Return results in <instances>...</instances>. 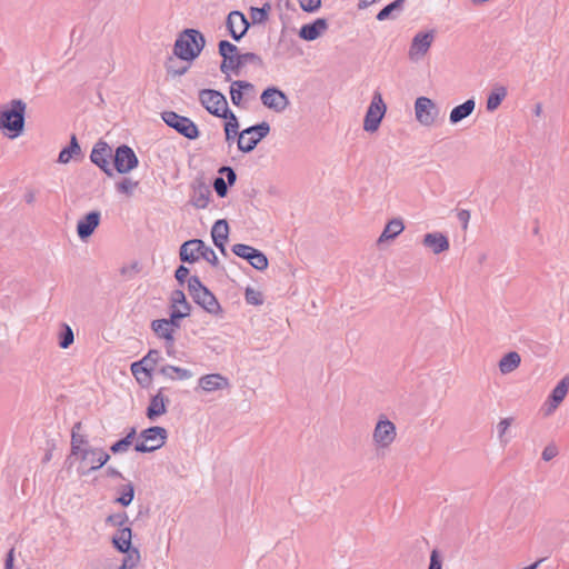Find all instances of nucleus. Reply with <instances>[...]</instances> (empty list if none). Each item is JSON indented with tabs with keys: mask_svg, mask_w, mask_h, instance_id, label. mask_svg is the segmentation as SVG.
Instances as JSON below:
<instances>
[{
	"mask_svg": "<svg viewBox=\"0 0 569 569\" xmlns=\"http://www.w3.org/2000/svg\"><path fill=\"white\" fill-rule=\"evenodd\" d=\"M27 103L21 99H13L0 106V130L11 132L10 138H17L24 129Z\"/></svg>",
	"mask_w": 569,
	"mask_h": 569,
	"instance_id": "1",
	"label": "nucleus"
},
{
	"mask_svg": "<svg viewBox=\"0 0 569 569\" xmlns=\"http://www.w3.org/2000/svg\"><path fill=\"white\" fill-rule=\"evenodd\" d=\"M206 44L203 34L196 29H186L177 38L173 53L181 60L192 61L202 51Z\"/></svg>",
	"mask_w": 569,
	"mask_h": 569,
	"instance_id": "2",
	"label": "nucleus"
},
{
	"mask_svg": "<svg viewBox=\"0 0 569 569\" xmlns=\"http://www.w3.org/2000/svg\"><path fill=\"white\" fill-rule=\"evenodd\" d=\"M179 256L180 260L187 263H193L202 258L213 267L219 264V259L213 249L201 239L184 241L180 247Z\"/></svg>",
	"mask_w": 569,
	"mask_h": 569,
	"instance_id": "3",
	"label": "nucleus"
},
{
	"mask_svg": "<svg viewBox=\"0 0 569 569\" xmlns=\"http://www.w3.org/2000/svg\"><path fill=\"white\" fill-rule=\"evenodd\" d=\"M188 290L193 301L203 308L207 312L211 315H218L221 311V307L217 298L211 291H209L207 287L202 284L199 277L191 276L188 279Z\"/></svg>",
	"mask_w": 569,
	"mask_h": 569,
	"instance_id": "4",
	"label": "nucleus"
},
{
	"mask_svg": "<svg viewBox=\"0 0 569 569\" xmlns=\"http://www.w3.org/2000/svg\"><path fill=\"white\" fill-rule=\"evenodd\" d=\"M110 456L102 448L87 447L80 455L74 457V460H79V467L77 469L79 476H89L92 471H96L103 467Z\"/></svg>",
	"mask_w": 569,
	"mask_h": 569,
	"instance_id": "5",
	"label": "nucleus"
},
{
	"mask_svg": "<svg viewBox=\"0 0 569 569\" xmlns=\"http://www.w3.org/2000/svg\"><path fill=\"white\" fill-rule=\"evenodd\" d=\"M269 132L270 124L266 121L242 130L238 138V149L244 153L251 152Z\"/></svg>",
	"mask_w": 569,
	"mask_h": 569,
	"instance_id": "6",
	"label": "nucleus"
},
{
	"mask_svg": "<svg viewBox=\"0 0 569 569\" xmlns=\"http://www.w3.org/2000/svg\"><path fill=\"white\" fill-rule=\"evenodd\" d=\"M168 438V431L163 427L154 426L141 431V441L134 446L138 452H152L161 448Z\"/></svg>",
	"mask_w": 569,
	"mask_h": 569,
	"instance_id": "7",
	"label": "nucleus"
},
{
	"mask_svg": "<svg viewBox=\"0 0 569 569\" xmlns=\"http://www.w3.org/2000/svg\"><path fill=\"white\" fill-rule=\"evenodd\" d=\"M161 118L167 126L184 138L194 140L199 137V129L190 118L180 116L174 111H163Z\"/></svg>",
	"mask_w": 569,
	"mask_h": 569,
	"instance_id": "8",
	"label": "nucleus"
},
{
	"mask_svg": "<svg viewBox=\"0 0 569 569\" xmlns=\"http://www.w3.org/2000/svg\"><path fill=\"white\" fill-rule=\"evenodd\" d=\"M199 100L202 107L211 114L222 118L230 111L226 97L212 89L199 91Z\"/></svg>",
	"mask_w": 569,
	"mask_h": 569,
	"instance_id": "9",
	"label": "nucleus"
},
{
	"mask_svg": "<svg viewBox=\"0 0 569 569\" xmlns=\"http://www.w3.org/2000/svg\"><path fill=\"white\" fill-rule=\"evenodd\" d=\"M387 107L379 91L373 93L372 100L363 120V129L367 132H376L379 129L381 120L386 113Z\"/></svg>",
	"mask_w": 569,
	"mask_h": 569,
	"instance_id": "10",
	"label": "nucleus"
},
{
	"mask_svg": "<svg viewBox=\"0 0 569 569\" xmlns=\"http://www.w3.org/2000/svg\"><path fill=\"white\" fill-rule=\"evenodd\" d=\"M397 437V428L396 425L387 419L386 417H381L372 432V441L377 449H388Z\"/></svg>",
	"mask_w": 569,
	"mask_h": 569,
	"instance_id": "11",
	"label": "nucleus"
},
{
	"mask_svg": "<svg viewBox=\"0 0 569 569\" xmlns=\"http://www.w3.org/2000/svg\"><path fill=\"white\" fill-rule=\"evenodd\" d=\"M440 110L438 106L427 97H419L415 101V114L417 121L426 127L432 126L438 119Z\"/></svg>",
	"mask_w": 569,
	"mask_h": 569,
	"instance_id": "12",
	"label": "nucleus"
},
{
	"mask_svg": "<svg viewBox=\"0 0 569 569\" xmlns=\"http://www.w3.org/2000/svg\"><path fill=\"white\" fill-rule=\"evenodd\" d=\"M257 97V89L253 83L244 80H234L230 84L231 102L236 107H244Z\"/></svg>",
	"mask_w": 569,
	"mask_h": 569,
	"instance_id": "13",
	"label": "nucleus"
},
{
	"mask_svg": "<svg viewBox=\"0 0 569 569\" xmlns=\"http://www.w3.org/2000/svg\"><path fill=\"white\" fill-rule=\"evenodd\" d=\"M112 157L114 168L119 173H128L139 163L134 151L127 144L119 146Z\"/></svg>",
	"mask_w": 569,
	"mask_h": 569,
	"instance_id": "14",
	"label": "nucleus"
},
{
	"mask_svg": "<svg viewBox=\"0 0 569 569\" xmlns=\"http://www.w3.org/2000/svg\"><path fill=\"white\" fill-rule=\"evenodd\" d=\"M111 158L112 148L106 141L99 140L91 150L90 160L109 177L113 174L110 166Z\"/></svg>",
	"mask_w": 569,
	"mask_h": 569,
	"instance_id": "15",
	"label": "nucleus"
},
{
	"mask_svg": "<svg viewBox=\"0 0 569 569\" xmlns=\"http://www.w3.org/2000/svg\"><path fill=\"white\" fill-rule=\"evenodd\" d=\"M260 99L266 108L278 113L284 111L290 103L287 94L276 87H269L263 90Z\"/></svg>",
	"mask_w": 569,
	"mask_h": 569,
	"instance_id": "16",
	"label": "nucleus"
},
{
	"mask_svg": "<svg viewBox=\"0 0 569 569\" xmlns=\"http://www.w3.org/2000/svg\"><path fill=\"white\" fill-rule=\"evenodd\" d=\"M435 39L433 31L418 32L411 42L409 48V59L411 61H419L429 51Z\"/></svg>",
	"mask_w": 569,
	"mask_h": 569,
	"instance_id": "17",
	"label": "nucleus"
},
{
	"mask_svg": "<svg viewBox=\"0 0 569 569\" xmlns=\"http://www.w3.org/2000/svg\"><path fill=\"white\" fill-rule=\"evenodd\" d=\"M89 446L88 437L83 432V427L80 421L76 422L71 429L70 455L67 457L66 462L72 465L74 457L80 455Z\"/></svg>",
	"mask_w": 569,
	"mask_h": 569,
	"instance_id": "18",
	"label": "nucleus"
},
{
	"mask_svg": "<svg viewBox=\"0 0 569 569\" xmlns=\"http://www.w3.org/2000/svg\"><path fill=\"white\" fill-rule=\"evenodd\" d=\"M227 28L233 40L239 41L248 31L249 22L240 11H231L227 18Z\"/></svg>",
	"mask_w": 569,
	"mask_h": 569,
	"instance_id": "19",
	"label": "nucleus"
},
{
	"mask_svg": "<svg viewBox=\"0 0 569 569\" xmlns=\"http://www.w3.org/2000/svg\"><path fill=\"white\" fill-rule=\"evenodd\" d=\"M164 387L160 388L158 392L150 399L146 416L152 421L167 412V406L170 403V399L164 396Z\"/></svg>",
	"mask_w": 569,
	"mask_h": 569,
	"instance_id": "20",
	"label": "nucleus"
},
{
	"mask_svg": "<svg viewBox=\"0 0 569 569\" xmlns=\"http://www.w3.org/2000/svg\"><path fill=\"white\" fill-rule=\"evenodd\" d=\"M101 213L97 210L88 212L77 223V233L80 239L89 238L100 223Z\"/></svg>",
	"mask_w": 569,
	"mask_h": 569,
	"instance_id": "21",
	"label": "nucleus"
},
{
	"mask_svg": "<svg viewBox=\"0 0 569 569\" xmlns=\"http://www.w3.org/2000/svg\"><path fill=\"white\" fill-rule=\"evenodd\" d=\"M199 387L206 392L224 390L230 387L229 379L220 373H209L200 377Z\"/></svg>",
	"mask_w": 569,
	"mask_h": 569,
	"instance_id": "22",
	"label": "nucleus"
},
{
	"mask_svg": "<svg viewBox=\"0 0 569 569\" xmlns=\"http://www.w3.org/2000/svg\"><path fill=\"white\" fill-rule=\"evenodd\" d=\"M328 30V21L318 18L311 23L303 24L299 30V37L306 41H313Z\"/></svg>",
	"mask_w": 569,
	"mask_h": 569,
	"instance_id": "23",
	"label": "nucleus"
},
{
	"mask_svg": "<svg viewBox=\"0 0 569 569\" xmlns=\"http://www.w3.org/2000/svg\"><path fill=\"white\" fill-rule=\"evenodd\" d=\"M229 236V224L224 219L217 220L211 228V238L214 246L221 251L222 254H227L226 242Z\"/></svg>",
	"mask_w": 569,
	"mask_h": 569,
	"instance_id": "24",
	"label": "nucleus"
},
{
	"mask_svg": "<svg viewBox=\"0 0 569 569\" xmlns=\"http://www.w3.org/2000/svg\"><path fill=\"white\" fill-rule=\"evenodd\" d=\"M162 359L158 350H150L140 361L131 365V371H136L138 368L143 370L146 379L151 378V371L154 370L156 365Z\"/></svg>",
	"mask_w": 569,
	"mask_h": 569,
	"instance_id": "25",
	"label": "nucleus"
},
{
	"mask_svg": "<svg viewBox=\"0 0 569 569\" xmlns=\"http://www.w3.org/2000/svg\"><path fill=\"white\" fill-rule=\"evenodd\" d=\"M422 243L435 254H439L449 249V240L441 232H430L425 234Z\"/></svg>",
	"mask_w": 569,
	"mask_h": 569,
	"instance_id": "26",
	"label": "nucleus"
},
{
	"mask_svg": "<svg viewBox=\"0 0 569 569\" xmlns=\"http://www.w3.org/2000/svg\"><path fill=\"white\" fill-rule=\"evenodd\" d=\"M158 373L161 375L167 380H188L193 373L189 369L164 365L161 366L158 370Z\"/></svg>",
	"mask_w": 569,
	"mask_h": 569,
	"instance_id": "27",
	"label": "nucleus"
},
{
	"mask_svg": "<svg viewBox=\"0 0 569 569\" xmlns=\"http://www.w3.org/2000/svg\"><path fill=\"white\" fill-rule=\"evenodd\" d=\"M81 157H82L81 148L78 143L77 137L73 134V136H71L69 146L63 148L60 151L59 157H58V162L66 164V163L70 162L72 159L78 160Z\"/></svg>",
	"mask_w": 569,
	"mask_h": 569,
	"instance_id": "28",
	"label": "nucleus"
},
{
	"mask_svg": "<svg viewBox=\"0 0 569 569\" xmlns=\"http://www.w3.org/2000/svg\"><path fill=\"white\" fill-rule=\"evenodd\" d=\"M211 191L208 186L200 183L193 188L190 202L198 209H204L209 204Z\"/></svg>",
	"mask_w": 569,
	"mask_h": 569,
	"instance_id": "29",
	"label": "nucleus"
},
{
	"mask_svg": "<svg viewBox=\"0 0 569 569\" xmlns=\"http://www.w3.org/2000/svg\"><path fill=\"white\" fill-rule=\"evenodd\" d=\"M475 107H476V102L473 99H468L463 103L455 107L451 110L450 116H449L450 122L452 124H456V123L460 122L461 120L466 119L473 112Z\"/></svg>",
	"mask_w": 569,
	"mask_h": 569,
	"instance_id": "30",
	"label": "nucleus"
},
{
	"mask_svg": "<svg viewBox=\"0 0 569 569\" xmlns=\"http://www.w3.org/2000/svg\"><path fill=\"white\" fill-rule=\"evenodd\" d=\"M405 229L403 221L400 218L391 219L385 227L382 233L378 239V243L389 241L399 236Z\"/></svg>",
	"mask_w": 569,
	"mask_h": 569,
	"instance_id": "31",
	"label": "nucleus"
},
{
	"mask_svg": "<svg viewBox=\"0 0 569 569\" xmlns=\"http://www.w3.org/2000/svg\"><path fill=\"white\" fill-rule=\"evenodd\" d=\"M151 329L161 339L169 342L170 347L173 346V328L169 326L167 319H157L151 322Z\"/></svg>",
	"mask_w": 569,
	"mask_h": 569,
	"instance_id": "32",
	"label": "nucleus"
},
{
	"mask_svg": "<svg viewBox=\"0 0 569 569\" xmlns=\"http://www.w3.org/2000/svg\"><path fill=\"white\" fill-rule=\"evenodd\" d=\"M132 532L129 527L121 528L112 538L113 546L120 551L124 552L131 548Z\"/></svg>",
	"mask_w": 569,
	"mask_h": 569,
	"instance_id": "33",
	"label": "nucleus"
},
{
	"mask_svg": "<svg viewBox=\"0 0 569 569\" xmlns=\"http://www.w3.org/2000/svg\"><path fill=\"white\" fill-rule=\"evenodd\" d=\"M521 362V358L518 352L510 351L505 355L499 361V370L502 375L515 371Z\"/></svg>",
	"mask_w": 569,
	"mask_h": 569,
	"instance_id": "34",
	"label": "nucleus"
},
{
	"mask_svg": "<svg viewBox=\"0 0 569 569\" xmlns=\"http://www.w3.org/2000/svg\"><path fill=\"white\" fill-rule=\"evenodd\" d=\"M223 119H227L228 121L224 124V133H226V141L232 142L237 137L239 138V122L236 114L230 110L226 117H222Z\"/></svg>",
	"mask_w": 569,
	"mask_h": 569,
	"instance_id": "35",
	"label": "nucleus"
},
{
	"mask_svg": "<svg viewBox=\"0 0 569 569\" xmlns=\"http://www.w3.org/2000/svg\"><path fill=\"white\" fill-rule=\"evenodd\" d=\"M507 97V88L503 86H496L489 93L487 99V110L495 111L501 104L502 100Z\"/></svg>",
	"mask_w": 569,
	"mask_h": 569,
	"instance_id": "36",
	"label": "nucleus"
},
{
	"mask_svg": "<svg viewBox=\"0 0 569 569\" xmlns=\"http://www.w3.org/2000/svg\"><path fill=\"white\" fill-rule=\"evenodd\" d=\"M170 308L171 310L181 309L190 315L191 306L186 299V295L182 290L177 289L171 292L170 296Z\"/></svg>",
	"mask_w": 569,
	"mask_h": 569,
	"instance_id": "37",
	"label": "nucleus"
},
{
	"mask_svg": "<svg viewBox=\"0 0 569 569\" xmlns=\"http://www.w3.org/2000/svg\"><path fill=\"white\" fill-rule=\"evenodd\" d=\"M568 391H569V377L566 376L552 389L549 398L552 399L553 402L561 403L565 400Z\"/></svg>",
	"mask_w": 569,
	"mask_h": 569,
	"instance_id": "38",
	"label": "nucleus"
},
{
	"mask_svg": "<svg viewBox=\"0 0 569 569\" xmlns=\"http://www.w3.org/2000/svg\"><path fill=\"white\" fill-rule=\"evenodd\" d=\"M241 69L240 58L239 54H236L233 57H226L222 60V63L220 66V70L223 74L227 76V80H229V72L232 71L236 74H239V70Z\"/></svg>",
	"mask_w": 569,
	"mask_h": 569,
	"instance_id": "39",
	"label": "nucleus"
},
{
	"mask_svg": "<svg viewBox=\"0 0 569 569\" xmlns=\"http://www.w3.org/2000/svg\"><path fill=\"white\" fill-rule=\"evenodd\" d=\"M406 0H395L393 2L386 6L383 9H381L377 14V20L385 21L389 18H391L392 12L397 11L400 12L403 9Z\"/></svg>",
	"mask_w": 569,
	"mask_h": 569,
	"instance_id": "40",
	"label": "nucleus"
},
{
	"mask_svg": "<svg viewBox=\"0 0 569 569\" xmlns=\"http://www.w3.org/2000/svg\"><path fill=\"white\" fill-rule=\"evenodd\" d=\"M126 556L122 559L121 565L117 569H133L140 561V552L136 548H130L124 551Z\"/></svg>",
	"mask_w": 569,
	"mask_h": 569,
	"instance_id": "41",
	"label": "nucleus"
},
{
	"mask_svg": "<svg viewBox=\"0 0 569 569\" xmlns=\"http://www.w3.org/2000/svg\"><path fill=\"white\" fill-rule=\"evenodd\" d=\"M257 251L258 249L243 243H236L232 246V252L236 256L247 260L249 263L252 261V258Z\"/></svg>",
	"mask_w": 569,
	"mask_h": 569,
	"instance_id": "42",
	"label": "nucleus"
},
{
	"mask_svg": "<svg viewBox=\"0 0 569 569\" xmlns=\"http://www.w3.org/2000/svg\"><path fill=\"white\" fill-rule=\"evenodd\" d=\"M74 336L71 327L67 323H62L61 331L59 333V346L62 349H67L73 343Z\"/></svg>",
	"mask_w": 569,
	"mask_h": 569,
	"instance_id": "43",
	"label": "nucleus"
},
{
	"mask_svg": "<svg viewBox=\"0 0 569 569\" xmlns=\"http://www.w3.org/2000/svg\"><path fill=\"white\" fill-rule=\"evenodd\" d=\"M270 10V4L266 3L261 8L252 7L250 9V17L253 23H263L268 19V12Z\"/></svg>",
	"mask_w": 569,
	"mask_h": 569,
	"instance_id": "44",
	"label": "nucleus"
},
{
	"mask_svg": "<svg viewBox=\"0 0 569 569\" xmlns=\"http://www.w3.org/2000/svg\"><path fill=\"white\" fill-rule=\"evenodd\" d=\"M133 497H134V487L132 483H128V485L122 486L121 495L119 498H117V502H119L123 507H127L132 502Z\"/></svg>",
	"mask_w": 569,
	"mask_h": 569,
	"instance_id": "45",
	"label": "nucleus"
},
{
	"mask_svg": "<svg viewBox=\"0 0 569 569\" xmlns=\"http://www.w3.org/2000/svg\"><path fill=\"white\" fill-rule=\"evenodd\" d=\"M219 54L224 59L226 57H233L239 54L238 47L227 40H221L218 44Z\"/></svg>",
	"mask_w": 569,
	"mask_h": 569,
	"instance_id": "46",
	"label": "nucleus"
},
{
	"mask_svg": "<svg viewBox=\"0 0 569 569\" xmlns=\"http://www.w3.org/2000/svg\"><path fill=\"white\" fill-rule=\"evenodd\" d=\"M244 298L247 303L252 306H260L263 302L261 292L251 287L246 289Z\"/></svg>",
	"mask_w": 569,
	"mask_h": 569,
	"instance_id": "47",
	"label": "nucleus"
},
{
	"mask_svg": "<svg viewBox=\"0 0 569 569\" xmlns=\"http://www.w3.org/2000/svg\"><path fill=\"white\" fill-rule=\"evenodd\" d=\"M250 264L254 269L262 271L268 268L269 262H268V258L266 257V254L262 251L258 250L257 253H254Z\"/></svg>",
	"mask_w": 569,
	"mask_h": 569,
	"instance_id": "48",
	"label": "nucleus"
},
{
	"mask_svg": "<svg viewBox=\"0 0 569 569\" xmlns=\"http://www.w3.org/2000/svg\"><path fill=\"white\" fill-rule=\"evenodd\" d=\"M188 312L182 311L181 309H174L170 312V318L167 319V322L169 326H171L174 329L180 328V320L188 317Z\"/></svg>",
	"mask_w": 569,
	"mask_h": 569,
	"instance_id": "49",
	"label": "nucleus"
},
{
	"mask_svg": "<svg viewBox=\"0 0 569 569\" xmlns=\"http://www.w3.org/2000/svg\"><path fill=\"white\" fill-rule=\"evenodd\" d=\"M138 182L133 181L129 178H124L122 181L116 184V188L119 192L124 194H131L132 191L137 188Z\"/></svg>",
	"mask_w": 569,
	"mask_h": 569,
	"instance_id": "50",
	"label": "nucleus"
},
{
	"mask_svg": "<svg viewBox=\"0 0 569 569\" xmlns=\"http://www.w3.org/2000/svg\"><path fill=\"white\" fill-rule=\"evenodd\" d=\"M241 68L248 63H253L257 66H262V59L260 56L253 52L239 53Z\"/></svg>",
	"mask_w": 569,
	"mask_h": 569,
	"instance_id": "51",
	"label": "nucleus"
},
{
	"mask_svg": "<svg viewBox=\"0 0 569 569\" xmlns=\"http://www.w3.org/2000/svg\"><path fill=\"white\" fill-rule=\"evenodd\" d=\"M298 2L306 12H316L321 7V0H298Z\"/></svg>",
	"mask_w": 569,
	"mask_h": 569,
	"instance_id": "52",
	"label": "nucleus"
},
{
	"mask_svg": "<svg viewBox=\"0 0 569 569\" xmlns=\"http://www.w3.org/2000/svg\"><path fill=\"white\" fill-rule=\"evenodd\" d=\"M228 183L222 177H218L213 181V188L217 192V194L221 198L226 197L228 193Z\"/></svg>",
	"mask_w": 569,
	"mask_h": 569,
	"instance_id": "53",
	"label": "nucleus"
},
{
	"mask_svg": "<svg viewBox=\"0 0 569 569\" xmlns=\"http://www.w3.org/2000/svg\"><path fill=\"white\" fill-rule=\"evenodd\" d=\"M219 173L226 176V178H227L226 182L229 186H233L234 184V182L237 180V174H236V171L231 167H228V166L221 167L219 169Z\"/></svg>",
	"mask_w": 569,
	"mask_h": 569,
	"instance_id": "54",
	"label": "nucleus"
},
{
	"mask_svg": "<svg viewBox=\"0 0 569 569\" xmlns=\"http://www.w3.org/2000/svg\"><path fill=\"white\" fill-rule=\"evenodd\" d=\"M512 422H513V418H511V417L503 418L499 421L497 429H498V437L501 441L503 439L506 431L508 430V428L511 426Z\"/></svg>",
	"mask_w": 569,
	"mask_h": 569,
	"instance_id": "55",
	"label": "nucleus"
},
{
	"mask_svg": "<svg viewBox=\"0 0 569 569\" xmlns=\"http://www.w3.org/2000/svg\"><path fill=\"white\" fill-rule=\"evenodd\" d=\"M560 406V403L558 402H553L552 399H550L548 397V399L546 400V402L543 403L541 410L543 411V415L546 417L548 416H551L556 410L557 408Z\"/></svg>",
	"mask_w": 569,
	"mask_h": 569,
	"instance_id": "56",
	"label": "nucleus"
},
{
	"mask_svg": "<svg viewBox=\"0 0 569 569\" xmlns=\"http://www.w3.org/2000/svg\"><path fill=\"white\" fill-rule=\"evenodd\" d=\"M557 455H558V448L555 445H548L547 447H545V449L542 451V455H541V458L545 461H550Z\"/></svg>",
	"mask_w": 569,
	"mask_h": 569,
	"instance_id": "57",
	"label": "nucleus"
},
{
	"mask_svg": "<svg viewBox=\"0 0 569 569\" xmlns=\"http://www.w3.org/2000/svg\"><path fill=\"white\" fill-rule=\"evenodd\" d=\"M128 520V516L126 513H117V515H110L107 518V522L111 523L113 526H122Z\"/></svg>",
	"mask_w": 569,
	"mask_h": 569,
	"instance_id": "58",
	"label": "nucleus"
},
{
	"mask_svg": "<svg viewBox=\"0 0 569 569\" xmlns=\"http://www.w3.org/2000/svg\"><path fill=\"white\" fill-rule=\"evenodd\" d=\"M457 217H458L459 222L461 223L462 229L467 230L469 220H470L469 210H466V209L459 210Z\"/></svg>",
	"mask_w": 569,
	"mask_h": 569,
	"instance_id": "59",
	"label": "nucleus"
},
{
	"mask_svg": "<svg viewBox=\"0 0 569 569\" xmlns=\"http://www.w3.org/2000/svg\"><path fill=\"white\" fill-rule=\"evenodd\" d=\"M189 276V269L184 266H179L176 270L174 277L180 284H183Z\"/></svg>",
	"mask_w": 569,
	"mask_h": 569,
	"instance_id": "60",
	"label": "nucleus"
},
{
	"mask_svg": "<svg viewBox=\"0 0 569 569\" xmlns=\"http://www.w3.org/2000/svg\"><path fill=\"white\" fill-rule=\"evenodd\" d=\"M442 563L439 556V552L437 550H432L430 555V565L428 569H441Z\"/></svg>",
	"mask_w": 569,
	"mask_h": 569,
	"instance_id": "61",
	"label": "nucleus"
},
{
	"mask_svg": "<svg viewBox=\"0 0 569 569\" xmlns=\"http://www.w3.org/2000/svg\"><path fill=\"white\" fill-rule=\"evenodd\" d=\"M129 447L130 445H128L123 439H120L110 447V450L113 453H120L126 452L129 449Z\"/></svg>",
	"mask_w": 569,
	"mask_h": 569,
	"instance_id": "62",
	"label": "nucleus"
},
{
	"mask_svg": "<svg viewBox=\"0 0 569 569\" xmlns=\"http://www.w3.org/2000/svg\"><path fill=\"white\" fill-rule=\"evenodd\" d=\"M13 560H14V549L11 548L7 555L4 568L13 569Z\"/></svg>",
	"mask_w": 569,
	"mask_h": 569,
	"instance_id": "63",
	"label": "nucleus"
},
{
	"mask_svg": "<svg viewBox=\"0 0 569 569\" xmlns=\"http://www.w3.org/2000/svg\"><path fill=\"white\" fill-rule=\"evenodd\" d=\"M137 432H136V429L134 428H131V430L128 432V435L122 438L128 445H132L133 442V439L136 437Z\"/></svg>",
	"mask_w": 569,
	"mask_h": 569,
	"instance_id": "64",
	"label": "nucleus"
}]
</instances>
